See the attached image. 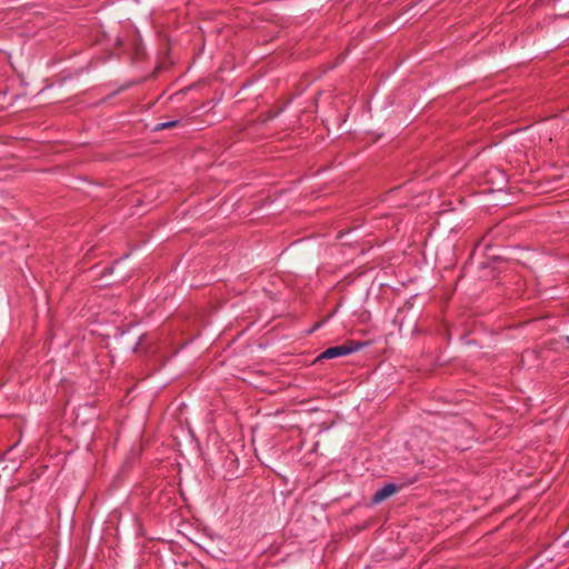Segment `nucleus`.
Listing matches in <instances>:
<instances>
[{
    "label": "nucleus",
    "mask_w": 569,
    "mask_h": 569,
    "mask_svg": "<svg viewBox=\"0 0 569 569\" xmlns=\"http://www.w3.org/2000/svg\"><path fill=\"white\" fill-rule=\"evenodd\" d=\"M362 348V343L340 345L326 349L319 359H333L342 356H348L359 351Z\"/></svg>",
    "instance_id": "1"
},
{
    "label": "nucleus",
    "mask_w": 569,
    "mask_h": 569,
    "mask_svg": "<svg viewBox=\"0 0 569 569\" xmlns=\"http://www.w3.org/2000/svg\"><path fill=\"white\" fill-rule=\"evenodd\" d=\"M400 489H401V486H398L396 483H392V482L386 483L383 487H381L380 489H378L375 492V495L372 497V503L378 505V503L382 502L390 496L400 491Z\"/></svg>",
    "instance_id": "2"
},
{
    "label": "nucleus",
    "mask_w": 569,
    "mask_h": 569,
    "mask_svg": "<svg viewBox=\"0 0 569 569\" xmlns=\"http://www.w3.org/2000/svg\"><path fill=\"white\" fill-rule=\"evenodd\" d=\"M177 123H178L177 120L167 121V122H160V123L156 124L154 130L159 131V130H163V129H167V128H171V127H174Z\"/></svg>",
    "instance_id": "3"
},
{
    "label": "nucleus",
    "mask_w": 569,
    "mask_h": 569,
    "mask_svg": "<svg viewBox=\"0 0 569 569\" xmlns=\"http://www.w3.org/2000/svg\"><path fill=\"white\" fill-rule=\"evenodd\" d=\"M566 339H567V341L569 342V336H568Z\"/></svg>",
    "instance_id": "4"
}]
</instances>
